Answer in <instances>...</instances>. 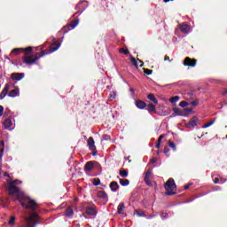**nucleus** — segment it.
I'll use <instances>...</instances> for the list:
<instances>
[{
  "instance_id": "nucleus-1",
  "label": "nucleus",
  "mask_w": 227,
  "mask_h": 227,
  "mask_svg": "<svg viewBox=\"0 0 227 227\" xmlns=\"http://www.w3.org/2000/svg\"><path fill=\"white\" fill-rule=\"evenodd\" d=\"M17 184H22V181L15 180V181H9V194L11 196H15L20 201L21 207L23 208H29V210H32V213H30L29 216H24L22 223H24L23 227H35L36 224H38V222H35L34 224L33 221H38L40 219V216L38 215V213H36V209L38 208V204L36 201L33 200L31 198L27 196L26 193L23 192H20L19 187L15 186Z\"/></svg>"
},
{
  "instance_id": "nucleus-2",
  "label": "nucleus",
  "mask_w": 227,
  "mask_h": 227,
  "mask_svg": "<svg viewBox=\"0 0 227 227\" xmlns=\"http://www.w3.org/2000/svg\"><path fill=\"white\" fill-rule=\"evenodd\" d=\"M59 47H61V43H59V44L53 43L50 49V51H48V52L42 51L40 56H38V53H36L31 57H25L24 63L26 65H35V63H36V61H38V59H40V58H43V56H47V54H52V52H56V51H58V49H59Z\"/></svg>"
},
{
  "instance_id": "nucleus-3",
  "label": "nucleus",
  "mask_w": 227,
  "mask_h": 227,
  "mask_svg": "<svg viewBox=\"0 0 227 227\" xmlns=\"http://www.w3.org/2000/svg\"><path fill=\"white\" fill-rule=\"evenodd\" d=\"M165 189H166V195L167 196H173L176 194L174 192L175 189H176V184H175V179L169 178L166 184H165Z\"/></svg>"
},
{
  "instance_id": "nucleus-4",
  "label": "nucleus",
  "mask_w": 227,
  "mask_h": 227,
  "mask_svg": "<svg viewBox=\"0 0 227 227\" xmlns=\"http://www.w3.org/2000/svg\"><path fill=\"white\" fill-rule=\"evenodd\" d=\"M174 113L172 114L171 117L175 118V116H189L193 113L192 108H184L180 109L178 107L173 108Z\"/></svg>"
},
{
  "instance_id": "nucleus-5",
  "label": "nucleus",
  "mask_w": 227,
  "mask_h": 227,
  "mask_svg": "<svg viewBox=\"0 0 227 227\" xmlns=\"http://www.w3.org/2000/svg\"><path fill=\"white\" fill-rule=\"evenodd\" d=\"M4 129H8L9 130H13L15 129V120L12 118H7L4 121Z\"/></svg>"
},
{
  "instance_id": "nucleus-6",
  "label": "nucleus",
  "mask_w": 227,
  "mask_h": 227,
  "mask_svg": "<svg viewBox=\"0 0 227 227\" xmlns=\"http://www.w3.org/2000/svg\"><path fill=\"white\" fill-rule=\"evenodd\" d=\"M87 145L89 146V149L93 152L92 155L95 156L97 155V146H95V140L93 139V137H89L88 141H87Z\"/></svg>"
},
{
  "instance_id": "nucleus-7",
  "label": "nucleus",
  "mask_w": 227,
  "mask_h": 227,
  "mask_svg": "<svg viewBox=\"0 0 227 227\" xmlns=\"http://www.w3.org/2000/svg\"><path fill=\"white\" fill-rule=\"evenodd\" d=\"M25 75L26 74L24 73H13L11 74V79H12L15 84H17L19 81H22V78L25 77Z\"/></svg>"
},
{
  "instance_id": "nucleus-8",
  "label": "nucleus",
  "mask_w": 227,
  "mask_h": 227,
  "mask_svg": "<svg viewBox=\"0 0 227 227\" xmlns=\"http://www.w3.org/2000/svg\"><path fill=\"white\" fill-rule=\"evenodd\" d=\"M198 123H200V120L198 119V117H193L188 122L187 128L192 129V128L196 127V125H198Z\"/></svg>"
},
{
  "instance_id": "nucleus-9",
  "label": "nucleus",
  "mask_w": 227,
  "mask_h": 227,
  "mask_svg": "<svg viewBox=\"0 0 227 227\" xmlns=\"http://www.w3.org/2000/svg\"><path fill=\"white\" fill-rule=\"evenodd\" d=\"M184 67H196V59H191V58L187 57L184 59Z\"/></svg>"
},
{
  "instance_id": "nucleus-10",
  "label": "nucleus",
  "mask_w": 227,
  "mask_h": 227,
  "mask_svg": "<svg viewBox=\"0 0 227 227\" xmlns=\"http://www.w3.org/2000/svg\"><path fill=\"white\" fill-rule=\"evenodd\" d=\"M8 91H10V83L5 84L4 90L0 94V100H3V98H4V97L8 95Z\"/></svg>"
},
{
  "instance_id": "nucleus-11",
  "label": "nucleus",
  "mask_w": 227,
  "mask_h": 227,
  "mask_svg": "<svg viewBox=\"0 0 227 227\" xmlns=\"http://www.w3.org/2000/svg\"><path fill=\"white\" fill-rule=\"evenodd\" d=\"M130 61L132 63V65H134V67H136L137 68H138V67H143L144 63L143 60L140 59H136L134 57H130Z\"/></svg>"
},
{
  "instance_id": "nucleus-12",
  "label": "nucleus",
  "mask_w": 227,
  "mask_h": 227,
  "mask_svg": "<svg viewBox=\"0 0 227 227\" xmlns=\"http://www.w3.org/2000/svg\"><path fill=\"white\" fill-rule=\"evenodd\" d=\"M180 31L182 33H184V35H189V33H191V26L187 24L181 25Z\"/></svg>"
},
{
  "instance_id": "nucleus-13",
  "label": "nucleus",
  "mask_w": 227,
  "mask_h": 227,
  "mask_svg": "<svg viewBox=\"0 0 227 227\" xmlns=\"http://www.w3.org/2000/svg\"><path fill=\"white\" fill-rule=\"evenodd\" d=\"M8 95L12 98H15V97H19L20 95V90L19 89L12 90L9 92Z\"/></svg>"
},
{
  "instance_id": "nucleus-14",
  "label": "nucleus",
  "mask_w": 227,
  "mask_h": 227,
  "mask_svg": "<svg viewBox=\"0 0 227 227\" xmlns=\"http://www.w3.org/2000/svg\"><path fill=\"white\" fill-rule=\"evenodd\" d=\"M95 168V162L94 161H89L84 166L85 171H91Z\"/></svg>"
},
{
  "instance_id": "nucleus-15",
  "label": "nucleus",
  "mask_w": 227,
  "mask_h": 227,
  "mask_svg": "<svg viewBox=\"0 0 227 227\" xmlns=\"http://www.w3.org/2000/svg\"><path fill=\"white\" fill-rule=\"evenodd\" d=\"M110 189L113 192H116V191H118V189H120V185L118 184V182L113 181L110 184Z\"/></svg>"
},
{
  "instance_id": "nucleus-16",
  "label": "nucleus",
  "mask_w": 227,
  "mask_h": 227,
  "mask_svg": "<svg viewBox=\"0 0 227 227\" xmlns=\"http://www.w3.org/2000/svg\"><path fill=\"white\" fill-rule=\"evenodd\" d=\"M135 104H136V106L137 107V109H145V107H146V103L142 100H137V101H136Z\"/></svg>"
},
{
  "instance_id": "nucleus-17",
  "label": "nucleus",
  "mask_w": 227,
  "mask_h": 227,
  "mask_svg": "<svg viewBox=\"0 0 227 227\" xmlns=\"http://www.w3.org/2000/svg\"><path fill=\"white\" fill-rule=\"evenodd\" d=\"M79 26V20H76L73 21L69 26H68V31H72V29H75Z\"/></svg>"
},
{
  "instance_id": "nucleus-18",
  "label": "nucleus",
  "mask_w": 227,
  "mask_h": 227,
  "mask_svg": "<svg viewBox=\"0 0 227 227\" xmlns=\"http://www.w3.org/2000/svg\"><path fill=\"white\" fill-rule=\"evenodd\" d=\"M98 197L101 198V200H104V201H107V193L104 191H100L98 192Z\"/></svg>"
},
{
  "instance_id": "nucleus-19",
  "label": "nucleus",
  "mask_w": 227,
  "mask_h": 227,
  "mask_svg": "<svg viewBox=\"0 0 227 227\" xmlns=\"http://www.w3.org/2000/svg\"><path fill=\"white\" fill-rule=\"evenodd\" d=\"M86 214L88 215H97V210L94 207H87Z\"/></svg>"
},
{
  "instance_id": "nucleus-20",
  "label": "nucleus",
  "mask_w": 227,
  "mask_h": 227,
  "mask_svg": "<svg viewBox=\"0 0 227 227\" xmlns=\"http://www.w3.org/2000/svg\"><path fill=\"white\" fill-rule=\"evenodd\" d=\"M148 100H151V102H153V104H159V100H157V98H155V96L153 94H149L147 96Z\"/></svg>"
},
{
  "instance_id": "nucleus-21",
  "label": "nucleus",
  "mask_w": 227,
  "mask_h": 227,
  "mask_svg": "<svg viewBox=\"0 0 227 227\" xmlns=\"http://www.w3.org/2000/svg\"><path fill=\"white\" fill-rule=\"evenodd\" d=\"M65 215L66 217H74V209H72V207H67Z\"/></svg>"
},
{
  "instance_id": "nucleus-22",
  "label": "nucleus",
  "mask_w": 227,
  "mask_h": 227,
  "mask_svg": "<svg viewBox=\"0 0 227 227\" xmlns=\"http://www.w3.org/2000/svg\"><path fill=\"white\" fill-rule=\"evenodd\" d=\"M147 111L148 113H157V110H155V106L153 104L147 105Z\"/></svg>"
},
{
  "instance_id": "nucleus-23",
  "label": "nucleus",
  "mask_w": 227,
  "mask_h": 227,
  "mask_svg": "<svg viewBox=\"0 0 227 227\" xmlns=\"http://www.w3.org/2000/svg\"><path fill=\"white\" fill-rule=\"evenodd\" d=\"M123 208H125V204L120 203L117 207V214H123Z\"/></svg>"
},
{
  "instance_id": "nucleus-24",
  "label": "nucleus",
  "mask_w": 227,
  "mask_h": 227,
  "mask_svg": "<svg viewBox=\"0 0 227 227\" xmlns=\"http://www.w3.org/2000/svg\"><path fill=\"white\" fill-rule=\"evenodd\" d=\"M215 123V119H213L211 121L204 124L202 126V129H208V127H212V125H214Z\"/></svg>"
},
{
  "instance_id": "nucleus-25",
  "label": "nucleus",
  "mask_w": 227,
  "mask_h": 227,
  "mask_svg": "<svg viewBox=\"0 0 227 227\" xmlns=\"http://www.w3.org/2000/svg\"><path fill=\"white\" fill-rule=\"evenodd\" d=\"M120 184L121 185H122V187H127V185L130 184V181H129L128 179H120Z\"/></svg>"
},
{
  "instance_id": "nucleus-26",
  "label": "nucleus",
  "mask_w": 227,
  "mask_h": 227,
  "mask_svg": "<svg viewBox=\"0 0 227 227\" xmlns=\"http://www.w3.org/2000/svg\"><path fill=\"white\" fill-rule=\"evenodd\" d=\"M178 100H180V97L175 96V97H172V98L169 99V102H170L171 104H176V102H178Z\"/></svg>"
},
{
  "instance_id": "nucleus-27",
  "label": "nucleus",
  "mask_w": 227,
  "mask_h": 227,
  "mask_svg": "<svg viewBox=\"0 0 227 227\" xmlns=\"http://www.w3.org/2000/svg\"><path fill=\"white\" fill-rule=\"evenodd\" d=\"M120 176L122 178H127V176H129V172L127 170H121L120 171Z\"/></svg>"
},
{
  "instance_id": "nucleus-28",
  "label": "nucleus",
  "mask_w": 227,
  "mask_h": 227,
  "mask_svg": "<svg viewBox=\"0 0 227 227\" xmlns=\"http://www.w3.org/2000/svg\"><path fill=\"white\" fill-rule=\"evenodd\" d=\"M22 51H24V49L22 48H15L12 51V54H19L20 52H22Z\"/></svg>"
},
{
  "instance_id": "nucleus-29",
  "label": "nucleus",
  "mask_w": 227,
  "mask_h": 227,
  "mask_svg": "<svg viewBox=\"0 0 227 227\" xmlns=\"http://www.w3.org/2000/svg\"><path fill=\"white\" fill-rule=\"evenodd\" d=\"M168 146H169L170 148H172V150H174V152H176V145H175V143L169 141V142H168Z\"/></svg>"
},
{
  "instance_id": "nucleus-30",
  "label": "nucleus",
  "mask_w": 227,
  "mask_h": 227,
  "mask_svg": "<svg viewBox=\"0 0 227 227\" xmlns=\"http://www.w3.org/2000/svg\"><path fill=\"white\" fill-rule=\"evenodd\" d=\"M136 215H137V217H146V215L144 213V212H138V211H136L135 212Z\"/></svg>"
},
{
  "instance_id": "nucleus-31",
  "label": "nucleus",
  "mask_w": 227,
  "mask_h": 227,
  "mask_svg": "<svg viewBox=\"0 0 227 227\" xmlns=\"http://www.w3.org/2000/svg\"><path fill=\"white\" fill-rule=\"evenodd\" d=\"M93 185H95L96 187L100 185V179L99 178H95L93 180Z\"/></svg>"
},
{
  "instance_id": "nucleus-32",
  "label": "nucleus",
  "mask_w": 227,
  "mask_h": 227,
  "mask_svg": "<svg viewBox=\"0 0 227 227\" xmlns=\"http://www.w3.org/2000/svg\"><path fill=\"white\" fill-rule=\"evenodd\" d=\"M180 107H187L189 106V103L187 101H182L179 104Z\"/></svg>"
},
{
  "instance_id": "nucleus-33",
  "label": "nucleus",
  "mask_w": 227,
  "mask_h": 227,
  "mask_svg": "<svg viewBox=\"0 0 227 227\" xmlns=\"http://www.w3.org/2000/svg\"><path fill=\"white\" fill-rule=\"evenodd\" d=\"M150 176H152V171L147 170V172L145 173V179H150Z\"/></svg>"
},
{
  "instance_id": "nucleus-34",
  "label": "nucleus",
  "mask_w": 227,
  "mask_h": 227,
  "mask_svg": "<svg viewBox=\"0 0 227 227\" xmlns=\"http://www.w3.org/2000/svg\"><path fill=\"white\" fill-rule=\"evenodd\" d=\"M23 51H25L26 54H29V52H31L33 51V47H27L23 49Z\"/></svg>"
},
{
  "instance_id": "nucleus-35",
  "label": "nucleus",
  "mask_w": 227,
  "mask_h": 227,
  "mask_svg": "<svg viewBox=\"0 0 227 227\" xmlns=\"http://www.w3.org/2000/svg\"><path fill=\"white\" fill-rule=\"evenodd\" d=\"M119 52H120L121 54H129V50H125V49H123V48H121V49L119 50Z\"/></svg>"
},
{
  "instance_id": "nucleus-36",
  "label": "nucleus",
  "mask_w": 227,
  "mask_h": 227,
  "mask_svg": "<svg viewBox=\"0 0 227 227\" xmlns=\"http://www.w3.org/2000/svg\"><path fill=\"white\" fill-rule=\"evenodd\" d=\"M15 216H12L11 219L9 220V224L12 226L15 224Z\"/></svg>"
},
{
  "instance_id": "nucleus-37",
  "label": "nucleus",
  "mask_w": 227,
  "mask_h": 227,
  "mask_svg": "<svg viewBox=\"0 0 227 227\" xmlns=\"http://www.w3.org/2000/svg\"><path fill=\"white\" fill-rule=\"evenodd\" d=\"M144 72H145V74H146V75H152V73H153V71L149 70V69H144Z\"/></svg>"
},
{
  "instance_id": "nucleus-38",
  "label": "nucleus",
  "mask_w": 227,
  "mask_h": 227,
  "mask_svg": "<svg viewBox=\"0 0 227 227\" xmlns=\"http://www.w3.org/2000/svg\"><path fill=\"white\" fill-rule=\"evenodd\" d=\"M164 153L167 155V157H169V154H168V153H169V148H168V147H165V149H164Z\"/></svg>"
},
{
  "instance_id": "nucleus-39",
  "label": "nucleus",
  "mask_w": 227,
  "mask_h": 227,
  "mask_svg": "<svg viewBox=\"0 0 227 227\" xmlns=\"http://www.w3.org/2000/svg\"><path fill=\"white\" fill-rule=\"evenodd\" d=\"M164 137V135H160L158 138V144L160 145V143H162V139Z\"/></svg>"
},
{
  "instance_id": "nucleus-40",
  "label": "nucleus",
  "mask_w": 227,
  "mask_h": 227,
  "mask_svg": "<svg viewBox=\"0 0 227 227\" xmlns=\"http://www.w3.org/2000/svg\"><path fill=\"white\" fill-rule=\"evenodd\" d=\"M110 98H116V92L114 91L111 92Z\"/></svg>"
},
{
  "instance_id": "nucleus-41",
  "label": "nucleus",
  "mask_w": 227,
  "mask_h": 227,
  "mask_svg": "<svg viewBox=\"0 0 227 227\" xmlns=\"http://www.w3.org/2000/svg\"><path fill=\"white\" fill-rule=\"evenodd\" d=\"M4 113V107H3V106H0V116H3Z\"/></svg>"
},
{
  "instance_id": "nucleus-42",
  "label": "nucleus",
  "mask_w": 227,
  "mask_h": 227,
  "mask_svg": "<svg viewBox=\"0 0 227 227\" xmlns=\"http://www.w3.org/2000/svg\"><path fill=\"white\" fill-rule=\"evenodd\" d=\"M144 180H145V184L147 185H149V187L152 186V182H150V179H144Z\"/></svg>"
},
{
  "instance_id": "nucleus-43",
  "label": "nucleus",
  "mask_w": 227,
  "mask_h": 227,
  "mask_svg": "<svg viewBox=\"0 0 227 227\" xmlns=\"http://www.w3.org/2000/svg\"><path fill=\"white\" fill-rule=\"evenodd\" d=\"M160 217L166 219L168 217V213H161Z\"/></svg>"
},
{
  "instance_id": "nucleus-44",
  "label": "nucleus",
  "mask_w": 227,
  "mask_h": 227,
  "mask_svg": "<svg viewBox=\"0 0 227 227\" xmlns=\"http://www.w3.org/2000/svg\"><path fill=\"white\" fill-rule=\"evenodd\" d=\"M192 106H198V104H200V101L198 100H194L191 103Z\"/></svg>"
},
{
  "instance_id": "nucleus-45",
  "label": "nucleus",
  "mask_w": 227,
  "mask_h": 227,
  "mask_svg": "<svg viewBox=\"0 0 227 227\" xmlns=\"http://www.w3.org/2000/svg\"><path fill=\"white\" fill-rule=\"evenodd\" d=\"M214 184H220V179H219V177L215 178Z\"/></svg>"
},
{
  "instance_id": "nucleus-46",
  "label": "nucleus",
  "mask_w": 227,
  "mask_h": 227,
  "mask_svg": "<svg viewBox=\"0 0 227 227\" xmlns=\"http://www.w3.org/2000/svg\"><path fill=\"white\" fill-rule=\"evenodd\" d=\"M191 185H192V184H186V185L184 186V189H185V190L189 189V187H191Z\"/></svg>"
},
{
  "instance_id": "nucleus-47",
  "label": "nucleus",
  "mask_w": 227,
  "mask_h": 227,
  "mask_svg": "<svg viewBox=\"0 0 227 227\" xmlns=\"http://www.w3.org/2000/svg\"><path fill=\"white\" fill-rule=\"evenodd\" d=\"M226 182V179L220 178V184H224Z\"/></svg>"
},
{
  "instance_id": "nucleus-48",
  "label": "nucleus",
  "mask_w": 227,
  "mask_h": 227,
  "mask_svg": "<svg viewBox=\"0 0 227 227\" xmlns=\"http://www.w3.org/2000/svg\"><path fill=\"white\" fill-rule=\"evenodd\" d=\"M153 217H157V215H153L147 217V219H153Z\"/></svg>"
},
{
  "instance_id": "nucleus-49",
  "label": "nucleus",
  "mask_w": 227,
  "mask_h": 227,
  "mask_svg": "<svg viewBox=\"0 0 227 227\" xmlns=\"http://www.w3.org/2000/svg\"><path fill=\"white\" fill-rule=\"evenodd\" d=\"M0 146H4V141H0Z\"/></svg>"
},
{
  "instance_id": "nucleus-50",
  "label": "nucleus",
  "mask_w": 227,
  "mask_h": 227,
  "mask_svg": "<svg viewBox=\"0 0 227 227\" xmlns=\"http://www.w3.org/2000/svg\"><path fill=\"white\" fill-rule=\"evenodd\" d=\"M156 148H160V144H158V143H157Z\"/></svg>"
},
{
  "instance_id": "nucleus-51",
  "label": "nucleus",
  "mask_w": 227,
  "mask_h": 227,
  "mask_svg": "<svg viewBox=\"0 0 227 227\" xmlns=\"http://www.w3.org/2000/svg\"><path fill=\"white\" fill-rule=\"evenodd\" d=\"M169 57H165V61H168Z\"/></svg>"
},
{
  "instance_id": "nucleus-52",
  "label": "nucleus",
  "mask_w": 227,
  "mask_h": 227,
  "mask_svg": "<svg viewBox=\"0 0 227 227\" xmlns=\"http://www.w3.org/2000/svg\"><path fill=\"white\" fill-rule=\"evenodd\" d=\"M4 176H10L8 173H4Z\"/></svg>"
},
{
  "instance_id": "nucleus-53",
  "label": "nucleus",
  "mask_w": 227,
  "mask_h": 227,
  "mask_svg": "<svg viewBox=\"0 0 227 227\" xmlns=\"http://www.w3.org/2000/svg\"><path fill=\"white\" fill-rule=\"evenodd\" d=\"M3 158V154H0V159H2Z\"/></svg>"
},
{
  "instance_id": "nucleus-54",
  "label": "nucleus",
  "mask_w": 227,
  "mask_h": 227,
  "mask_svg": "<svg viewBox=\"0 0 227 227\" xmlns=\"http://www.w3.org/2000/svg\"><path fill=\"white\" fill-rule=\"evenodd\" d=\"M6 59H10L8 57L5 58Z\"/></svg>"
},
{
  "instance_id": "nucleus-55",
  "label": "nucleus",
  "mask_w": 227,
  "mask_h": 227,
  "mask_svg": "<svg viewBox=\"0 0 227 227\" xmlns=\"http://www.w3.org/2000/svg\"><path fill=\"white\" fill-rule=\"evenodd\" d=\"M2 152H4V149H2Z\"/></svg>"
},
{
  "instance_id": "nucleus-56",
  "label": "nucleus",
  "mask_w": 227,
  "mask_h": 227,
  "mask_svg": "<svg viewBox=\"0 0 227 227\" xmlns=\"http://www.w3.org/2000/svg\"><path fill=\"white\" fill-rule=\"evenodd\" d=\"M226 139H227V135H226Z\"/></svg>"
}]
</instances>
